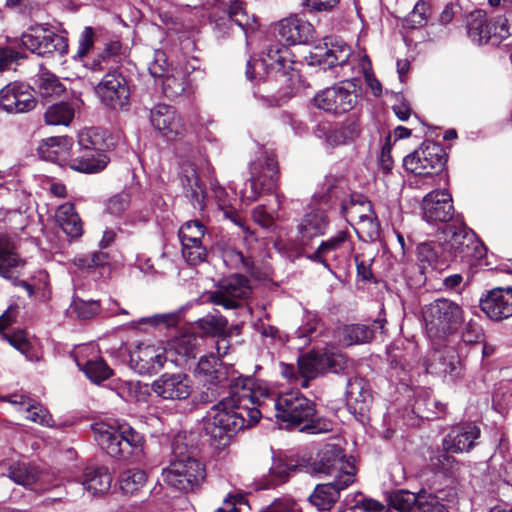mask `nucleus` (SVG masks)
<instances>
[{"instance_id": "obj_3", "label": "nucleus", "mask_w": 512, "mask_h": 512, "mask_svg": "<svg viewBox=\"0 0 512 512\" xmlns=\"http://www.w3.org/2000/svg\"><path fill=\"white\" fill-rule=\"evenodd\" d=\"M206 477L205 465L197 457V448L186 434H178L172 442L170 465L163 469L162 480L179 491H193Z\"/></svg>"}, {"instance_id": "obj_14", "label": "nucleus", "mask_w": 512, "mask_h": 512, "mask_svg": "<svg viewBox=\"0 0 512 512\" xmlns=\"http://www.w3.org/2000/svg\"><path fill=\"white\" fill-rule=\"evenodd\" d=\"M166 361V351L161 345L140 343L130 352V367L140 375L159 372Z\"/></svg>"}, {"instance_id": "obj_17", "label": "nucleus", "mask_w": 512, "mask_h": 512, "mask_svg": "<svg viewBox=\"0 0 512 512\" xmlns=\"http://www.w3.org/2000/svg\"><path fill=\"white\" fill-rule=\"evenodd\" d=\"M351 56V48L344 41L335 39L317 45L310 52V63L322 66L324 69L342 66Z\"/></svg>"}, {"instance_id": "obj_46", "label": "nucleus", "mask_w": 512, "mask_h": 512, "mask_svg": "<svg viewBox=\"0 0 512 512\" xmlns=\"http://www.w3.org/2000/svg\"><path fill=\"white\" fill-rule=\"evenodd\" d=\"M419 493L398 490L390 494L389 505L400 512H415Z\"/></svg>"}, {"instance_id": "obj_32", "label": "nucleus", "mask_w": 512, "mask_h": 512, "mask_svg": "<svg viewBox=\"0 0 512 512\" xmlns=\"http://www.w3.org/2000/svg\"><path fill=\"white\" fill-rule=\"evenodd\" d=\"M348 237V231H338L334 236L330 237L326 241H322L316 251L310 256V259L328 267L327 261L329 259L337 258L338 253L345 247Z\"/></svg>"}, {"instance_id": "obj_11", "label": "nucleus", "mask_w": 512, "mask_h": 512, "mask_svg": "<svg viewBox=\"0 0 512 512\" xmlns=\"http://www.w3.org/2000/svg\"><path fill=\"white\" fill-rule=\"evenodd\" d=\"M251 293L249 280L239 274H233L221 279L214 291L207 295L209 302L224 307L236 309Z\"/></svg>"}, {"instance_id": "obj_24", "label": "nucleus", "mask_w": 512, "mask_h": 512, "mask_svg": "<svg viewBox=\"0 0 512 512\" xmlns=\"http://www.w3.org/2000/svg\"><path fill=\"white\" fill-rule=\"evenodd\" d=\"M180 179L185 196L190 200L193 207L203 210L206 206V190L194 163L187 161L182 164Z\"/></svg>"}, {"instance_id": "obj_36", "label": "nucleus", "mask_w": 512, "mask_h": 512, "mask_svg": "<svg viewBox=\"0 0 512 512\" xmlns=\"http://www.w3.org/2000/svg\"><path fill=\"white\" fill-rule=\"evenodd\" d=\"M72 145L68 137H50L42 140L37 148L38 155L47 161H64Z\"/></svg>"}, {"instance_id": "obj_7", "label": "nucleus", "mask_w": 512, "mask_h": 512, "mask_svg": "<svg viewBox=\"0 0 512 512\" xmlns=\"http://www.w3.org/2000/svg\"><path fill=\"white\" fill-rule=\"evenodd\" d=\"M358 80H345L326 88L314 97L315 105L326 112L340 114L352 110L358 102Z\"/></svg>"}, {"instance_id": "obj_62", "label": "nucleus", "mask_w": 512, "mask_h": 512, "mask_svg": "<svg viewBox=\"0 0 512 512\" xmlns=\"http://www.w3.org/2000/svg\"><path fill=\"white\" fill-rule=\"evenodd\" d=\"M182 255L190 265H198L205 261L207 251L204 246H193L182 248Z\"/></svg>"}, {"instance_id": "obj_41", "label": "nucleus", "mask_w": 512, "mask_h": 512, "mask_svg": "<svg viewBox=\"0 0 512 512\" xmlns=\"http://www.w3.org/2000/svg\"><path fill=\"white\" fill-rule=\"evenodd\" d=\"M3 467L7 476L16 484L29 487L37 481V470L25 462L4 463Z\"/></svg>"}, {"instance_id": "obj_28", "label": "nucleus", "mask_w": 512, "mask_h": 512, "mask_svg": "<svg viewBox=\"0 0 512 512\" xmlns=\"http://www.w3.org/2000/svg\"><path fill=\"white\" fill-rule=\"evenodd\" d=\"M24 266V261L15 252V245L11 239L0 234V276L13 279Z\"/></svg>"}, {"instance_id": "obj_48", "label": "nucleus", "mask_w": 512, "mask_h": 512, "mask_svg": "<svg viewBox=\"0 0 512 512\" xmlns=\"http://www.w3.org/2000/svg\"><path fill=\"white\" fill-rule=\"evenodd\" d=\"M97 37V29L85 26L78 35V46L73 59L83 60L93 50Z\"/></svg>"}, {"instance_id": "obj_51", "label": "nucleus", "mask_w": 512, "mask_h": 512, "mask_svg": "<svg viewBox=\"0 0 512 512\" xmlns=\"http://www.w3.org/2000/svg\"><path fill=\"white\" fill-rule=\"evenodd\" d=\"M415 512H449L444 504H442L438 497L427 493L426 491L419 492L418 502Z\"/></svg>"}, {"instance_id": "obj_38", "label": "nucleus", "mask_w": 512, "mask_h": 512, "mask_svg": "<svg viewBox=\"0 0 512 512\" xmlns=\"http://www.w3.org/2000/svg\"><path fill=\"white\" fill-rule=\"evenodd\" d=\"M339 342L346 346L364 344L374 337V331L364 324L343 325L336 330Z\"/></svg>"}, {"instance_id": "obj_64", "label": "nucleus", "mask_w": 512, "mask_h": 512, "mask_svg": "<svg viewBox=\"0 0 512 512\" xmlns=\"http://www.w3.org/2000/svg\"><path fill=\"white\" fill-rule=\"evenodd\" d=\"M262 512H301L297 503L291 500H277Z\"/></svg>"}, {"instance_id": "obj_35", "label": "nucleus", "mask_w": 512, "mask_h": 512, "mask_svg": "<svg viewBox=\"0 0 512 512\" xmlns=\"http://www.w3.org/2000/svg\"><path fill=\"white\" fill-rule=\"evenodd\" d=\"M328 226L326 214L321 210H315L305 215L301 223L298 225V232L303 243L314 237L321 236L325 233Z\"/></svg>"}, {"instance_id": "obj_22", "label": "nucleus", "mask_w": 512, "mask_h": 512, "mask_svg": "<svg viewBox=\"0 0 512 512\" xmlns=\"http://www.w3.org/2000/svg\"><path fill=\"white\" fill-rule=\"evenodd\" d=\"M481 310L490 318L500 321L512 316V287L493 289L480 301Z\"/></svg>"}, {"instance_id": "obj_4", "label": "nucleus", "mask_w": 512, "mask_h": 512, "mask_svg": "<svg viewBox=\"0 0 512 512\" xmlns=\"http://www.w3.org/2000/svg\"><path fill=\"white\" fill-rule=\"evenodd\" d=\"M91 429L101 449L113 458L127 459L142 450V436L127 424L98 422Z\"/></svg>"}, {"instance_id": "obj_5", "label": "nucleus", "mask_w": 512, "mask_h": 512, "mask_svg": "<svg viewBox=\"0 0 512 512\" xmlns=\"http://www.w3.org/2000/svg\"><path fill=\"white\" fill-rule=\"evenodd\" d=\"M425 330L432 340H440L454 333L463 321V310L455 302L436 299L422 309Z\"/></svg>"}, {"instance_id": "obj_25", "label": "nucleus", "mask_w": 512, "mask_h": 512, "mask_svg": "<svg viewBox=\"0 0 512 512\" xmlns=\"http://www.w3.org/2000/svg\"><path fill=\"white\" fill-rule=\"evenodd\" d=\"M278 35L290 45L308 42L313 36V26L296 15H291L277 24Z\"/></svg>"}, {"instance_id": "obj_50", "label": "nucleus", "mask_w": 512, "mask_h": 512, "mask_svg": "<svg viewBox=\"0 0 512 512\" xmlns=\"http://www.w3.org/2000/svg\"><path fill=\"white\" fill-rule=\"evenodd\" d=\"M38 88L45 97L59 96L65 91L58 77L49 71H42L38 77Z\"/></svg>"}, {"instance_id": "obj_45", "label": "nucleus", "mask_w": 512, "mask_h": 512, "mask_svg": "<svg viewBox=\"0 0 512 512\" xmlns=\"http://www.w3.org/2000/svg\"><path fill=\"white\" fill-rule=\"evenodd\" d=\"M147 476L143 470L129 469L120 476V488L125 494L133 495L146 483Z\"/></svg>"}, {"instance_id": "obj_49", "label": "nucleus", "mask_w": 512, "mask_h": 512, "mask_svg": "<svg viewBox=\"0 0 512 512\" xmlns=\"http://www.w3.org/2000/svg\"><path fill=\"white\" fill-rule=\"evenodd\" d=\"M227 324V319L219 313L208 314L197 322L198 328L203 333L212 336H221L224 334Z\"/></svg>"}, {"instance_id": "obj_30", "label": "nucleus", "mask_w": 512, "mask_h": 512, "mask_svg": "<svg viewBox=\"0 0 512 512\" xmlns=\"http://www.w3.org/2000/svg\"><path fill=\"white\" fill-rule=\"evenodd\" d=\"M93 350L92 346L81 347L77 352L76 363L92 382L100 383L108 379L112 371L102 359L85 360L88 352Z\"/></svg>"}, {"instance_id": "obj_59", "label": "nucleus", "mask_w": 512, "mask_h": 512, "mask_svg": "<svg viewBox=\"0 0 512 512\" xmlns=\"http://www.w3.org/2000/svg\"><path fill=\"white\" fill-rule=\"evenodd\" d=\"M320 320L317 314L312 312H305L303 323L297 329L296 335L298 338H310L318 329Z\"/></svg>"}, {"instance_id": "obj_52", "label": "nucleus", "mask_w": 512, "mask_h": 512, "mask_svg": "<svg viewBox=\"0 0 512 512\" xmlns=\"http://www.w3.org/2000/svg\"><path fill=\"white\" fill-rule=\"evenodd\" d=\"M26 418L34 423L40 424L45 427H53L54 420L51 414L40 404L30 401L26 408Z\"/></svg>"}, {"instance_id": "obj_12", "label": "nucleus", "mask_w": 512, "mask_h": 512, "mask_svg": "<svg viewBox=\"0 0 512 512\" xmlns=\"http://www.w3.org/2000/svg\"><path fill=\"white\" fill-rule=\"evenodd\" d=\"M22 45L32 53L39 56H46L53 53L65 55L68 52V40L47 28L37 26L21 37Z\"/></svg>"}, {"instance_id": "obj_37", "label": "nucleus", "mask_w": 512, "mask_h": 512, "mask_svg": "<svg viewBox=\"0 0 512 512\" xmlns=\"http://www.w3.org/2000/svg\"><path fill=\"white\" fill-rule=\"evenodd\" d=\"M111 474L106 467H88L84 471L83 487L92 495L102 494L110 489Z\"/></svg>"}, {"instance_id": "obj_21", "label": "nucleus", "mask_w": 512, "mask_h": 512, "mask_svg": "<svg viewBox=\"0 0 512 512\" xmlns=\"http://www.w3.org/2000/svg\"><path fill=\"white\" fill-rule=\"evenodd\" d=\"M354 481L351 473L346 472L343 479L318 484L309 496V502L318 510H329L338 501L341 491L347 489Z\"/></svg>"}, {"instance_id": "obj_9", "label": "nucleus", "mask_w": 512, "mask_h": 512, "mask_svg": "<svg viewBox=\"0 0 512 512\" xmlns=\"http://www.w3.org/2000/svg\"><path fill=\"white\" fill-rule=\"evenodd\" d=\"M403 165L408 172L415 175L433 177L444 168L443 150L434 142H424L403 159Z\"/></svg>"}, {"instance_id": "obj_39", "label": "nucleus", "mask_w": 512, "mask_h": 512, "mask_svg": "<svg viewBox=\"0 0 512 512\" xmlns=\"http://www.w3.org/2000/svg\"><path fill=\"white\" fill-rule=\"evenodd\" d=\"M468 34L477 44L487 43L493 36V25L490 26L486 13L482 10L472 12L467 21Z\"/></svg>"}, {"instance_id": "obj_57", "label": "nucleus", "mask_w": 512, "mask_h": 512, "mask_svg": "<svg viewBox=\"0 0 512 512\" xmlns=\"http://www.w3.org/2000/svg\"><path fill=\"white\" fill-rule=\"evenodd\" d=\"M440 244L435 242H425L417 246V256L420 262L433 265L437 263L440 251Z\"/></svg>"}, {"instance_id": "obj_42", "label": "nucleus", "mask_w": 512, "mask_h": 512, "mask_svg": "<svg viewBox=\"0 0 512 512\" xmlns=\"http://www.w3.org/2000/svg\"><path fill=\"white\" fill-rule=\"evenodd\" d=\"M210 190L213 193V196L218 204V207L223 211V214L226 218H229L232 222H234L239 227L244 228V223L237 213L231 206L229 196L225 189L219 185L217 180H212L210 182Z\"/></svg>"}, {"instance_id": "obj_55", "label": "nucleus", "mask_w": 512, "mask_h": 512, "mask_svg": "<svg viewBox=\"0 0 512 512\" xmlns=\"http://www.w3.org/2000/svg\"><path fill=\"white\" fill-rule=\"evenodd\" d=\"M322 357L326 372L338 373L344 370L347 365L346 356L338 351H323Z\"/></svg>"}, {"instance_id": "obj_61", "label": "nucleus", "mask_w": 512, "mask_h": 512, "mask_svg": "<svg viewBox=\"0 0 512 512\" xmlns=\"http://www.w3.org/2000/svg\"><path fill=\"white\" fill-rule=\"evenodd\" d=\"M228 15L238 26L244 28L249 24V16L244 4L239 0H233L228 9Z\"/></svg>"}, {"instance_id": "obj_56", "label": "nucleus", "mask_w": 512, "mask_h": 512, "mask_svg": "<svg viewBox=\"0 0 512 512\" xmlns=\"http://www.w3.org/2000/svg\"><path fill=\"white\" fill-rule=\"evenodd\" d=\"M512 35V10L498 16L493 22V36L496 40L505 39Z\"/></svg>"}, {"instance_id": "obj_40", "label": "nucleus", "mask_w": 512, "mask_h": 512, "mask_svg": "<svg viewBox=\"0 0 512 512\" xmlns=\"http://www.w3.org/2000/svg\"><path fill=\"white\" fill-rule=\"evenodd\" d=\"M460 364L459 357L453 348L437 350L432 354L431 364L427 368L432 373L453 375Z\"/></svg>"}, {"instance_id": "obj_58", "label": "nucleus", "mask_w": 512, "mask_h": 512, "mask_svg": "<svg viewBox=\"0 0 512 512\" xmlns=\"http://www.w3.org/2000/svg\"><path fill=\"white\" fill-rule=\"evenodd\" d=\"M73 310L78 318L88 320L100 312V304L95 300H76L73 304Z\"/></svg>"}, {"instance_id": "obj_60", "label": "nucleus", "mask_w": 512, "mask_h": 512, "mask_svg": "<svg viewBox=\"0 0 512 512\" xmlns=\"http://www.w3.org/2000/svg\"><path fill=\"white\" fill-rule=\"evenodd\" d=\"M108 256L101 251L92 252L89 255L82 256L75 259V264L79 268H94L103 266L107 263Z\"/></svg>"}, {"instance_id": "obj_1", "label": "nucleus", "mask_w": 512, "mask_h": 512, "mask_svg": "<svg viewBox=\"0 0 512 512\" xmlns=\"http://www.w3.org/2000/svg\"><path fill=\"white\" fill-rule=\"evenodd\" d=\"M258 396L250 378L239 377L229 385V395L214 405L204 421V430L218 446H226L238 431L258 423L259 406L266 405Z\"/></svg>"}, {"instance_id": "obj_8", "label": "nucleus", "mask_w": 512, "mask_h": 512, "mask_svg": "<svg viewBox=\"0 0 512 512\" xmlns=\"http://www.w3.org/2000/svg\"><path fill=\"white\" fill-rule=\"evenodd\" d=\"M308 471L317 476L333 477V480L343 479L346 472L351 473L352 480L356 476L354 463L346 459L344 451L335 444L325 445L309 465Z\"/></svg>"}, {"instance_id": "obj_44", "label": "nucleus", "mask_w": 512, "mask_h": 512, "mask_svg": "<svg viewBox=\"0 0 512 512\" xmlns=\"http://www.w3.org/2000/svg\"><path fill=\"white\" fill-rule=\"evenodd\" d=\"M74 117V109L70 104L60 102L49 106L44 114L45 123L48 125L70 124Z\"/></svg>"}, {"instance_id": "obj_47", "label": "nucleus", "mask_w": 512, "mask_h": 512, "mask_svg": "<svg viewBox=\"0 0 512 512\" xmlns=\"http://www.w3.org/2000/svg\"><path fill=\"white\" fill-rule=\"evenodd\" d=\"M162 86L168 97L180 96L187 91V77L184 72L175 70L163 79Z\"/></svg>"}, {"instance_id": "obj_18", "label": "nucleus", "mask_w": 512, "mask_h": 512, "mask_svg": "<svg viewBox=\"0 0 512 512\" xmlns=\"http://www.w3.org/2000/svg\"><path fill=\"white\" fill-rule=\"evenodd\" d=\"M36 106V100L28 85L10 83L0 91V107L8 113L29 112Z\"/></svg>"}, {"instance_id": "obj_54", "label": "nucleus", "mask_w": 512, "mask_h": 512, "mask_svg": "<svg viewBox=\"0 0 512 512\" xmlns=\"http://www.w3.org/2000/svg\"><path fill=\"white\" fill-rule=\"evenodd\" d=\"M130 202V194L122 191L107 200L106 211L113 216H120L129 208Z\"/></svg>"}, {"instance_id": "obj_2", "label": "nucleus", "mask_w": 512, "mask_h": 512, "mask_svg": "<svg viewBox=\"0 0 512 512\" xmlns=\"http://www.w3.org/2000/svg\"><path fill=\"white\" fill-rule=\"evenodd\" d=\"M258 396L267 404L259 406L266 409L273 406L277 420L287 427H299L301 432L311 434L327 433L332 430V422L324 418H316L315 404L298 390H290L271 396L266 387L256 385Z\"/></svg>"}, {"instance_id": "obj_15", "label": "nucleus", "mask_w": 512, "mask_h": 512, "mask_svg": "<svg viewBox=\"0 0 512 512\" xmlns=\"http://www.w3.org/2000/svg\"><path fill=\"white\" fill-rule=\"evenodd\" d=\"M150 123L162 137L169 141L182 138L186 132L182 117L175 108L166 104H159L151 109Z\"/></svg>"}, {"instance_id": "obj_53", "label": "nucleus", "mask_w": 512, "mask_h": 512, "mask_svg": "<svg viewBox=\"0 0 512 512\" xmlns=\"http://www.w3.org/2000/svg\"><path fill=\"white\" fill-rule=\"evenodd\" d=\"M197 337L194 334H182L175 338L173 347L177 354L184 357H194L197 346Z\"/></svg>"}, {"instance_id": "obj_16", "label": "nucleus", "mask_w": 512, "mask_h": 512, "mask_svg": "<svg viewBox=\"0 0 512 512\" xmlns=\"http://www.w3.org/2000/svg\"><path fill=\"white\" fill-rule=\"evenodd\" d=\"M151 390L164 400L181 401L189 398L193 384L184 373H165L153 381Z\"/></svg>"}, {"instance_id": "obj_34", "label": "nucleus", "mask_w": 512, "mask_h": 512, "mask_svg": "<svg viewBox=\"0 0 512 512\" xmlns=\"http://www.w3.org/2000/svg\"><path fill=\"white\" fill-rule=\"evenodd\" d=\"M55 217L58 225L68 237L78 238L83 234L82 221L72 203L60 205Z\"/></svg>"}, {"instance_id": "obj_29", "label": "nucleus", "mask_w": 512, "mask_h": 512, "mask_svg": "<svg viewBox=\"0 0 512 512\" xmlns=\"http://www.w3.org/2000/svg\"><path fill=\"white\" fill-rule=\"evenodd\" d=\"M371 398V390L364 379L353 378L348 381L346 402L351 412L362 414L366 410Z\"/></svg>"}, {"instance_id": "obj_19", "label": "nucleus", "mask_w": 512, "mask_h": 512, "mask_svg": "<svg viewBox=\"0 0 512 512\" xmlns=\"http://www.w3.org/2000/svg\"><path fill=\"white\" fill-rule=\"evenodd\" d=\"M236 372L224 366L213 354L202 356L196 368L197 377L205 384L216 387L230 385L232 380L239 378Z\"/></svg>"}, {"instance_id": "obj_27", "label": "nucleus", "mask_w": 512, "mask_h": 512, "mask_svg": "<svg viewBox=\"0 0 512 512\" xmlns=\"http://www.w3.org/2000/svg\"><path fill=\"white\" fill-rule=\"evenodd\" d=\"M445 249L451 252L469 256L477 245L475 235L463 227L447 226L443 231Z\"/></svg>"}, {"instance_id": "obj_6", "label": "nucleus", "mask_w": 512, "mask_h": 512, "mask_svg": "<svg viewBox=\"0 0 512 512\" xmlns=\"http://www.w3.org/2000/svg\"><path fill=\"white\" fill-rule=\"evenodd\" d=\"M250 173L241 190V198L247 203L256 201L263 192L275 189L279 178L278 163L273 155L265 153L252 162Z\"/></svg>"}, {"instance_id": "obj_20", "label": "nucleus", "mask_w": 512, "mask_h": 512, "mask_svg": "<svg viewBox=\"0 0 512 512\" xmlns=\"http://www.w3.org/2000/svg\"><path fill=\"white\" fill-rule=\"evenodd\" d=\"M453 214L452 197L445 190H434L423 198L422 215L428 223L447 222Z\"/></svg>"}, {"instance_id": "obj_63", "label": "nucleus", "mask_w": 512, "mask_h": 512, "mask_svg": "<svg viewBox=\"0 0 512 512\" xmlns=\"http://www.w3.org/2000/svg\"><path fill=\"white\" fill-rule=\"evenodd\" d=\"M483 337L481 326L473 321H469L462 332V340L467 344L479 343L483 340Z\"/></svg>"}, {"instance_id": "obj_26", "label": "nucleus", "mask_w": 512, "mask_h": 512, "mask_svg": "<svg viewBox=\"0 0 512 512\" xmlns=\"http://www.w3.org/2000/svg\"><path fill=\"white\" fill-rule=\"evenodd\" d=\"M480 436V429L473 423H465L452 429L445 437L443 446L446 451L460 453L467 452L475 446Z\"/></svg>"}, {"instance_id": "obj_43", "label": "nucleus", "mask_w": 512, "mask_h": 512, "mask_svg": "<svg viewBox=\"0 0 512 512\" xmlns=\"http://www.w3.org/2000/svg\"><path fill=\"white\" fill-rule=\"evenodd\" d=\"M5 339L11 346L20 351L29 361H39L40 355L36 345L29 340L24 331H17L12 334H4Z\"/></svg>"}, {"instance_id": "obj_23", "label": "nucleus", "mask_w": 512, "mask_h": 512, "mask_svg": "<svg viewBox=\"0 0 512 512\" xmlns=\"http://www.w3.org/2000/svg\"><path fill=\"white\" fill-rule=\"evenodd\" d=\"M86 142L87 138L81 135L78 155L71 160L70 167L80 172H99L106 167L109 158L99 149L86 145Z\"/></svg>"}, {"instance_id": "obj_31", "label": "nucleus", "mask_w": 512, "mask_h": 512, "mask_svg": "<svg viewBox=\"0 0 512 512\" xmlns=\"http://www.w3.org/2000/svg\"><path fill=\"white\" fill-rule=\"evenodd\" d=\"M298 372L301 387L307 388L312 379L326 373L322 352L311 351L298 358Z\"/></svg>"}, {"instance_id": "obj_33", "label": "nucleus", "mask_w": 512, "mask_h": 512, "mask_svg": "<svg viewBox=\"0 0 512 512\" xmlns=\"http://www.w3.org/2000/svg\"><path fill=\"white\" fill-rule=\"evenodd\" d=\"M343 210L347 214L357 217L362 229H367L371 236L378 233L379 224L377 222V216L369 201H355L352 199L349 206L343 205Z\"/></svg>"}, {"instance_id": "obj_10", "label": "nucleus", "mask_w": 512, "mask_h": 512, "mask_svg": "<svg viewBox=\"0 0 512 512\" xmlns=\"http://www.w3.org/2000/svg\"><path fill=\"white\" fill-rule=\"evenodd\" d=\"M293 61L288 47L275 43L270 45L261 59L247 62L246 76L249 80L262 76L263 73H275L286 76Z\"/></svg>"}, {"instance_id": "obj_13", "label": "nucleus", "mask_w": 512, "mask_h": 512, "mask_svg": "<svg viewBox=\"0 0 512 512\" xmlns=\"http://www.w3.org/2000/svg\"><path fill=\"white\" fill-rule=\"evenodd\" d=\"M95 93L104 106L113 110L122 109L129 103L128 83L125 77L117 71L106 73L95 86Z\"/></svg>"}]
</instances>
